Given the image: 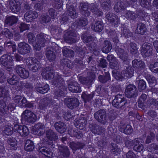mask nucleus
<instances>
[{
    "label": "nucleus",
    "mask_w": 158,
    "mask_h": 158,
    "mask_svg": "<svg viewBox=\"0 0 158 158\" xmlns=\"http://www.w3.org/2000/svg\"><path fill=\"white\" fill-rule=\"evenodd\" d=\"M49 12L52 18H54L55 17L56 14L54 10L53 9H50L49 10Z\"/></svg>",
    "instance_id": "bf43d9fd"
},
{
    "label": "nucleus",
    "mask_w": 158,
    "mask_h": 158,
    "mask_svg": "<svg viewBox=\"0 0 158 158\" xmlns=\"http://www.w3.org/2000/svg\"><path fill=\"white\" fill-rule=\"evenodd\" d=\"M98 79L100 82L103 83L106 82L109 80L110 77L109 75H107L105 77L101 75L99 77Z\"/></svg>",
    "instance_id": "79ce46f5"
},
{
    "label": "nucleus",
    "mask_w": 158,
    "mask_h": 158,
    "mask_svg": "<svg viewBox=\"0 0 158 158\" xmlns=\"http://www.w3.org/2000/svg\"><path fill=\"white\" fill-rule=\"evenodd\" d=\"M20 31L23 32L24 31L28 29L29 28L27 24L25 23H21L20 26L19 27Z\"/></svg>",
    "instance_id": "8fccbe9b"
},
{
    "label": "nucleus",
    "mask_w": 158,
    "mask_h": 158,
    "mask_svg": "<svg viewBox=\"0 0 158 158\" xmlns=\"http://www.w3.org/2000/svg\"><path fill=\"white\" fill-rule=\"evenodd\" d=\"M17 21V19L16 17L12 16L8 17L5 21V22L12 25L13 24L16 23Z\"/></svg>",
    "instance_id": "7c9ffc66"
},
{
    "label": "nucleus",
    "mask_w": 158,
    "mask_h": 158,
    "mask_svg": "<svg viewBox=\"0 0 158 158\" xmlns=\"http://www.w3.org/2000/svg\"><path fill=\"white\" fill-rule=\"evenodd\" d=\"M40 67V65L39 62H37L32 66L29 67L30 69H31L33 72L36 71Z\"/></svg>",
    "instance_id": "58836bf2"
},
{
    "label": "nucleus",
    "mask_w": 158,
    "mask_h": 158,
    "mask_svg": "<svg viewBox=\"0 0 158 158\" xmlns=\"http://www.w3.org/2000/svg\"><path fill=\"white\" fill-rule=\"evenodd\" d=\"M53 71L51 70L50 67L45 69L42 73L43 77L46 79H49L54 77Z\"/></svg>",
    "instance_id": "2eb2a0df"
},
{
    "label": "nucleus",
    "mask_w": 158,
    "mask_h": 158,
    "mask_svg": "<svg viewBox=\"0 0 158 158\" xmlns=\"http://www.w3.org/2000/svg\"><path fill=\"white\" fill-rule=\"evenodd\" d=\"M16 78V76L14 75L12 77L10 78L8 80V82L10 85H13L15 84L17 82V81Z\"/></svg>",
    "instance_id": "37998d69"
},
{
    "label": "nucleus",
    "mask_w": 158,
    "mask_h": 158,
    "mask_svg": "<svg viewBox=\"0 0 158 158\" xmlns=\"http://www.w3.org/2000/svg\"><path fill=\"white\" fill-rule=\"evenodd\" d=\"M39 151L40 152H42V153H44V155L46 156H47L46 155V154H45V153H46V154H50L51 153V152H49L47 150V148L44 147L40 148L39 149Z\"/></svg>",
    "instance_id": "09e8293b"
},
{
    "label": "nucleus",
    "mask_w": 158,
    "mask_h": 158,
    "mask_svg": "<svg viewBox=\"0 0 158 158\" xmlns=\"http://www.w3.org/2000/svg\"><path fill=\"white\" fill-rule=\"evenodd\" d=\"M47 58L50 61L53 60L55 58V55L52 51H47L46 53Z\"/></svg>",
    "instance_id": "c9c22d12"
},
{
    "label": "nucleus",
    "mask_w": 158,
    "mask_h": 158,
    "mask_svg": "<svg viewBox=\"0 0 158 158\" xmlns=\"http://www.w3.org/2000/svg\"><path fill=\"white\" fill-rule=\"evenodd\" d=\"M10 9L14 13H16L19 12L20 10V4L19 2H16L15 1H11L10 2Z\"/></svg>",
    "instance_id": "6ab92c4d"
},
{
    "label": "nucleus",
    "mask_w": 158,
    "mask_h": 158,
    "mask_svg": "<svg viewBox=\"0 0 158 158\" xmlns=\"http://www.w3.org/2000/svg\"><path fill=\"white\" fill-rule=\"evenodd\" d=\"M132 65L134 67L143 68L145 64L141 60L138 61L135 59L132 61Z\"/></svg>",
    "instance_id": "bb28decb"
},
{
    "label": "nucleus",
    "mask_w": 158,
    "mask_h": 158,
    "mask_svg": "<svg viewBox=\"0 0 158 158\" xmlns=\"http://www.w3.org/2000/svg\"><path fill=\"white\" fill-rule=\"evenodd\" d=\"M55 126L56 130L61 133H63L66 130L65 126L62 122L57 123H56Z\"/></svg>",
    "instance_id": "412c9836"
},
{
    "label": "nucleus",
    "mask_w": 158,
    "mask_h": 158,
    "mask_svg": "<svg viewBox=\"0 0 158 158\" xmlns=\"http://www.w3.org/2000/svg\"><path fill=\"white\" fill-rule=\"evenodd\" d=\"M38 39L37 42L33 44V46L34 49L36 51L40 50L41 47H44L45 42V40L43 38V34H40L38 35Z\"/></svg>",
    "instance_id": "0eeeda50"
},
{
    "label": "nucleus",
    "mask_w": 158,
    "mask_h": 158,
    "mask_svg": "<svg viewBox=\"0 0 158 158\" xmlns=\"http://www.w3.org/2000/svg\"><path fill=\"white\" fill-rule=\"evenodd\" d=\"M136 93V88L132 84H130L127 86L125 91L126 96L128 98L133 97Z\"/></svg>",
    "instance_id": "6e6552de"
},
{
    "label": "nucleus",
    "mask_w": 158,
    "mask_h": 158,
    "mask_svg": "<svg viewBox=\"0 0 158 158\" xmlns=\"http://www.w3.org/2000/svg\"><path fill=\"white\" fill-rule=\"evenodd\" d=\"M47 137L50 140H52L55 134L51 130H48L46 132Z\"/></svg>",
    "instance_id": "c03bdc74"
},
{
    "label": "nucleus",
    "mask_w": 158,
    "mask_h": 158,
    "mask_svg": "<svg viewBox=\"0 0 158 158\" xmlns=\"http://www.w3.org/2000/svg\"><path fill=\"white\" fill-rule=\"evenodd\" d=\"M113 149L111 150L112 152H113L114 154L117 155L116 152H117L118 153L119 152L120 149L118 148L117 147H113Z\"/></svg>",
    "instance_id": "0e129e2a"
},
{
    "label": "nucleus",
    "mask_w": 158,
    "mask_h": 158,
    "mask_svg": "<svg viewBox=\"0 0 158 158\" xmlns=\"http://www.w3.org/2000/svg\"><path fill=\"white\" fill-rule=\"evenodd\" d=\"M142 142L143 141L140 139L136 138L134 140V148L135 149H136V151L138 152H140L143 149V147L142 145L141 144L137 146L138 144H139L140 142Z\"/></svg>",
    "instance_id": "5701e85b"
},
{
    "label": "nucleus",
    "mask_w": 158,
    "mask_h": 158,
    "mask_svg": "<svg viewBox=\"0 0 158 158\" xmlns=\"http://www.w3.org/2000/svg\"><path fill=\"white\" fill-rule=\"evenodd\" d=\"M49 86L48 84H46L43 87H37L36 89L37 91L40 93L44 94L48 92L49 90Z\"/></svg>",
    "instance_id": "cd10ccee"
},
{
    "label": "nucleus",
    "mask_w": 158,
    "mask_h": 158,
    "mask_svg": "<svg viewBox=\"0 0 158 158\" xmlns=\"http://www.w3.org/2000/svg\"><path fill=\"white\" fill-rule=\"evenodd\" d=\"M117 54L119 57L123 61H125L127 59V56L126 54L124 53V51L122 49H120L117 51Z\"/></svg>",
    "instance_id": "c85d7f7f"
},
{
    "label": "nucleus",
    "mask_w": 158,
    "mask_h": 158,
    "mask_svg": "<svg viewBox=\"0 0 158 158\" xmlns=\"http://www.w3.org/2000/svg\"><path fill=\"white\" fill-rule=\"evenodd\" d=\"M45 127L42 123L36 124L33 129L34 130V134L38 135L42 134L45 131Z\"/></svg>",
    "instance_id": "dca6fc26"
},
{
    "label": "nucleus",
    "mask_w": 158,
    "mask_h": 158,
    "mask_svg": "<svg viewBox=\"0 0 158 158\" xmlns=\"http://www.w3.org/2000/svg\"><path fill=\"white\" fill-rule=\"evenodd\" d=\"M154 138L155 135L153 133L151 132L150 134L147 136L146 141V143L148 144L151 142V141L153 140Z\"/></svg>",
    "instance_id": "4c0bfd02"
},
{
    "label": "nucleus",
    "mask_w": 158,
    "mask_h": 158,
    "mask_svg": "<svg viewBox=\"0 0 158 158\" xmlns=\"http://www.w3.org/2000/svg\"><path fill=\"white\" fill-rule=\"evenodd\" d=\"M38 116L32 112L28 110H25L22 115V119L29 122L35 121Z\"/></svg>",
    "instance_id": "7ed1b4c3"
},
{
    "label": "nucleus",
    "mask_w": 158,
    "mask_h": 158,
    "mask_svg": "<svg viewBox=\"0 0 158 158\" xmlns=\"http://www.w3.org/2000/svg\"><path fill=\"white\" fill-rule=\"evenodd\" d=\"M8 142L10 146L11 147V148L12 149L15 150L16 148L17 141L15 138L9 139L8 140Z\"/></svg>",
    "instance_id": "72a5a7b5"
},
{
    "label": "nucleus",
    "mask_w": 158,
    "mask_h": 158,
    "mask_svg": "<svg viewBox=\"0 0 158 158\" xmlns=\"http://www.w3.org/2000/svg\"><path fill=\"white\" fill-rule=\"evenodd\" d=\"M34 146L32 141L30 140H27L26 142L24 148L26 151H31L34 149Z\"/></svg>",
    "instance_id": "b1692460"
},
{
    "label": "nucleus",
    "mask_w": 158,
    "mask_h": 158,
    "mask_svg": "<svg viewBox=\"0 0 158 158\" xmlns=\"http://www.w3.org/2000/svg\"><path fill=\"white\" fill-rule=\"evenodd\" d=\"M112 48L111 43L108 41H105L102 50L103 52L107 53L110 52Z\"/></svg>",
    "instance_id": "4be33fe9"
},
{
    "label": "nucleus",
    "mask_w": 158,
    "mask_h": 158,
    "mask_svg": "<svg viewBox=\"0 0 158 158\" xmlns=\"http://www.w3.org/2000/svg\"><path fill=\"white\" fill-rule=\"evenodd\" d=\"M68 87L69 91L73 92H80L81 91L79 84L75 81L69 84Z\"/></svg>",
    "instance_id": "ddd939ff"
},
{
    "label": "nucleus",
    "mask_w": 158,
    "mask_h": 158,
    "mask_svg": "<svg viewBox=\"0 0 158 158\" xmlns=\"http://www.w3.org/2000/svg\"><path fill=\"white\" fill-rule=\"evenodd\" d=\"M26 62L27 65L30 67L36 63L37 60L34 58H29L26 59Z\"/></svg>",
    "instance_id": "473e14b6"
},
{
    "label": "nucleus",
    "mask_w": 158,
    "mask_h": 158,
    "mask_svg": "<svg viewBox=\"0 0 158 158\" xmlns=\"http://www.w3.org/2000/svg\"><path fill=\"white\" fill-rule=\"evenodd\" d=\"M42 3H37L35 6V9L39 10L42 9Z\"/></svg>",
    "instance_id": "680f3d73"
},
{
    "label": "nucleus",
    "mask_w": 158,
    "mask_h": 158,
    "mask_svg": "<svg viewBox=\"0 0 158 158\" xmlns=\"http://www.w3.org/2000/svg\"><path fill=\"white\" fill-rule=\"evenodd\" d=\"M149 4V3L147 1L145 0H143V1H142L140 2L141 5L145 7H147Z\"/></svg>",
    "instance_id": "052dcab7"
},
{
    "label": "nucleus",
    "mask_w": 158,
    "mask_h": 158,
    "mask_svg": "<svg viewBox=\"0 0 158 158\" xmlns=\"http://www.w3.org/2000/svg\"><path fill=\"white\" fill-rule=\"evenodd\" d=\"M107 60L110 62V67L112 69H116L118 65L116 58L113 55H108L107 57Z\"/></svg>",
    "instance_id": "f3484780"
},
{
    "label": "nucleus",
    "mask_w": 158,
    "mask_h": 158,
    "mask_svg": "<svg viewBox=\"0 0 158 158\" xmlns=\"http://www.w3.org/2000/svg\"><path fill=\"white\" fill-rule=\"evenodd\" d=\"M127 158H135V155L131 151H129L126 154Z\"/></svg>",
    "instance_id": "6e6d98bb"
},
{
    "label": "nucleus",
    "mask_w": 158,
    "mask_h": 158,
    "mask_svg": "<svg viewBox=\"0 0 158 158\" xmlns=\"http://www.w3.org/2000/svg\"><path fill=\"white\" fill-rule=\"evenodd\" d=\"M73 36L72 33H71L70 34H69V35L68 36V37L65 36V40H69L70 41V42L71 43H74L76 42V40L75 39V38H72L71 36Z\"/></svg>",
    "instance_id": "864d4df0"
},
{
    "label": "nucleus",
    "mask_w": 158,
    "mask_h": 158,
    "mask_svg": "<svg viewBox=\"0 0 158 158\" xmlns=\"http://www.w3.org/2000/svg\"><path fill=\"white\" fill-rule=\"evenodd\" d=\"M64 103L71 109H73L75 107L79 105V102L77 99L74 98H65Z\"/></svg>",
    "instance_id": "1a4fd4ad"
},
{
    "label": "nucleus",
    "mask_w": 158,
    "mask_h": 158,
    "mask_svg": "<svg viewBox=\"0 0 158 158\" xmlns=\"http://www.w3.org/2000/svg\"><path fill=\"white\" fill-rule=\"evenodd\" d=\"M123 33L125 36L127 37H128L131 35V33L129 32V30H127L124 29L123 30Z\"/></svg>",
    "instance_id": "338daca9"
},
{
    "label": "nucleus",
    "mask_w": 158,
    "mask_h": 158,
    "mask_svg": "<svg viewBox=\"0 0 158 158\" xmlns=\"http://www.w3.org/2000/svg\"><path fill=\"white\" fill-rule=\"evenodd\" d=\"M146 28L145 25L142 23H139L136 30V32L138 34L143 35L146 32Z\"/></svg>",
    "instance_id": "a878e982"
},
{
    "label": "nucleus",
    "mask_w": 158,
    "mask_h": 158,
    "mask_svg": "<svg viewBox=\"0 0 158 158\" xmlns=\"http://www.w3.org/2000/svg\"><path fill=\"white\" fill-rule=\"evenodd\" d=\"M13 56L9 55L2 56L0 59V64L7 68H12L13 65Z\"/></svg>",
    "instance_id": "f03ea898"
},
{
    "label": "nucleus",
    "mask_w": 158,
    "mask_h": 158,
    "mask_svg": "<svg viewBox=\"0 0 158 158\" xmlns=\"http://www.w3.org/2000/svg\"><path fill=\"white\" fill-rule=\"evenodd\" d=\"M106 18L110 22L113 23L115 25H117L119 23L118 16L112 13L107 14L106 15Z\"/></svg>",
    "instance_id": "aec40b11"
},
{
    "label": "nucleus",
    "mask_w": 158,
    "mask_h": 158,
    "mask_svg": "<svg viewBox=\"0 0 158 158\" xmlns=\"http://www.w3.org/2000/svg\"><path fill=\"white\" fill-rule=\"evenodd\" d=\"M105 110H101L94 114V116L99 122L102 123L105 120Z\"/></svg>",
    "instance_id": "f8f14e48"
},
{
    "label": "nucleus",
    "mask_w": 158,
    "mask_h": 158,
    "mask_svg": "<svg viewBox=\"0 0 158 158\" xmlns=\"http://www.w3.org/2000/svg\"><path fill=\"white\" fill-rule=\"evenodd\" d=\"M81 97L86 101H89L93 98V96L92 94L87 95L85 93H83Z\"/></svg>",
    "instance_id": "49530a36"
},
{
    "label": "nucleus",
    "mask_w": 158,
    "mask_h": 158,
    "mask_svg": "<svg viewBox=\"0 0 158 158\" xmlns=\"http://www.w3.org/2000/svg\"><path fill=\"white\" fill-rule=\"evenodd\" d=\"M21 131H20V134L22 136H27L29 133V131L27 127L25 126H22L21 127Z\"/></svg>",
    "instance_id": "2f4dec72"
},
{
    "label": "nucleus",
    "mask_w": 158,
    "mask_h": 158,
    "mask_svg": "<svg viewBox=\"0 0 158 158\" xmlns=\"http://www.w3.org/2000/svg\"><path fill=\"white\" fill-rule=\"evenodd\" d=\"M91 28L95 31L100 32L103 29V24L101 22L98 21L92 26Z\"/></svg>",
    "instance_id": "393cba45"
},
{
    "label": "nucleus",
    "mask_w": 158,
    "mask_h": 158,
    "mask_svg": "<svg viewBox=\"0 0 158 158\" xmlns=\"http://www.w3.org/2000/svg\"><path fill=\"white\" fill-rule=\"evenodd\" d=\"M147 98V95L145 94H142L140 97L139 101L140 102H143L144 103L145 101Z\"/></svg>",
    "instance_id": "4d7b16f0"
},
{
    "label": "nucleus",
    "mask_w": 158,
    "mask_h": 158,
    "mask_svg": "<svg viewBox=\"0 0 158 158\" xmlns=\"http://www.w3.org/2000/svg\"><path fill=\"white\" fill-rule=\"evenodd\" d=\"M154 47L156 52L158 53V40H156L153 43Z\"/></svg>",
    "instance_id": "774afa93"
},
{
    "label": "nucleus",
    "mask_w": 158,
    "mask_h": 158,
    "mask_svg": "<svg viewBox=\"0 0 158 158\" xmlns=\"http://www.w3.org/2000/svg\"><path fill=\"white\" fill-rule=\"evenodd\" d=\"M14 101L16 104L21 108L24 106L28 107L31 106L28 105V102H27L26 98L21 96H17L15 97Z\"/></svg>",
    "instance_id": "423d86ee"
},
{
    "label": "nucleus",
    "mask_w": 158,
    "mask_h": 158,
    "mask_svg": "<svg viewBox=\"0 0 158 158\" xmlns=\"http://www.w3.org/2000/svg\"><path fill=\"white\" fill-rule=\"evenodd\" d=\"M126 102L123 96L120 94L117 95L112 102L113 105L117 108H121L125 105Z\"/></svg>",
    "instance_id": "20e7f679"
},
{
    "label": "nucleus",
    "mask_w": 158,
    "mask_h": 158,
    "mask_svg": "<svg viewBox=\"0 0 158 158\" xmlns=\"http://www.w3.org/2000/svg\"><path fill=\"white\" fill-rule=\"evenodd\" d=\"M29 41L30 43H31L34 40V37L33 34L31 33H29L28 35Z\"/></svg>",
    "instance_id": "13d9d810"
},
{
    "label": "nucleus",
    "mask_w": 158,
    "mask_h": 158,
    "mask_svg": "<svg viewBox=\"0 0 158 158\" xmlns=\"http://www.w3.org/2000/svg\"><path fill=\"white\" fill-rule=\"evenodd\" d=\"M141 53L144 57L149 56L151 55L152 52V46L150 43H146L142 46Z\"/></svg>",
    "instance_id": "39448f33"
},
{
    "label": "nucleus",
    "mask_w": 158,
    "mask_h": 158,
    "mask_svg": "<svg viewBox=\"0 0 158 158\" xmlns=\"http://www.w3.org/2000/svg\"><path fill=\"white\" fill-rule=\"evenodd\" d=\"M146 86L145 82L143 80H140L139 81L138 85V88L140 91L145 89Z\"/></svg>",
    "instance_id": "f704fd0d"
},
{
    "label": "nucleus",
    "mask_w": 158,
    "mask_h": 158,
    "mask_svg": "<svg viewBox=\"0 0 158 158\" xmlns=\"http://www.w3.org/2000/svg\"><path fill=\"white\" fill-rule=\"evenodd\" d=\"M134 71L132 68L130 67L127 68L121 73H116L113 74V76L117 80H122L123 78L126 79L132 76Z\"/></svg>",
    "instance_id": "f257e3e1"
},
{
    "label": "nucleus",
    "mask_w": 158,
    "mask_h": 158,
    "mask_svg": "<svg viewBox=\"0 0 158 158\" xmlns=\"http://www.w3.org/2000/svg\"><path fill=\"white\" fill-rule=\"evenodd\" d=\"M17 72L22 78H26L29 76L28 71H26L24 68L18 65L16 67Z\"/></svg>",
    "instance_id": "4468645a"
},
{
    "label": "nucleus",
    "mask_w": 158,
    "mask_h": 158,
    "mask_svg": "<svg viewBox=\"0 0 158 158\" xmlns=\"http://www.w3.org/2000/svg\"><path fill=\"white\" fill-rule=\"evenodd\" d=\"M63 53L66 56L72 57L74 56V52L71 50H69L67 48H64L63 50Z\"/></svg>",
    "instance_id": "c756f323"
},
{
    "label": "nucleus",
    "mask_w": 158,
    "mask_h": 158,
    "mask_svg": "<svg viewBox=\"0 0 158 158\" xmlns=\"http://www.w3.org/2000/svg\"><path fill=\"white\" fill-rule=\"evenodd\" d=\"M125 17L127 18L131 19H134L135 18V13L131 11L127 12Z\"/></svg>",
    "instance_id": "ea45409f"
},
{
    "label": "nucleus",
    "mask_w": 158,
    "mask_h": 158,
    "mask_svg": "<svg viewBox=\"0 0 158 158\" xmlns=\"http://www.w3.org/2000/svg\"><path fill=\"white\" fill-rule=\"evenodd\" d=\"M119 130L126 134H129L132 132V129L131 125H123L119 126Z\"/></svg>",
    "instance_id": "a211bd4d"
},
{
    "label": "nucleus",
    "mask_w": 158,
    "mask_h": 158,
    "mask_svg": "<svg viewBox=\"0 0 158 158\" xmlns=\"http://www.w3.org/2000/svg\"><path fill=\"white\" fill-rule=\"evenodd\" d=\"M87 23V20L85 19H84L82 20H80L77 23V26L82 27L86 25Z\"/></svg>",
    "instance_id": "a19ab883"
},
{
    "label": "nucleus",
    "mask_w": 158,
    "mask_h": 158,
    "mask_svg": "<svg viewBox=\"0 0 158 158\" xmlns=\"http://www.w3.org/2000/svg\"><path fill=\"white\" fill-rule=\"evenodd\" d=\"M38 16L37 13L35 11L30 10L27 12L24 15V18L26 22H29L32 21Z\"/></svg>",
    "instance_id": "9b49d317"
},
{
    "label": "nucleus",
    "mask_w": 158,
    "mask_h": 158,
    "mask_svg": "<svg viewBox=\"0 0 158 158\" xmlns=\"http://www.w3.org/2000/svg\"><path fill=\"white\" fill-rule=\"evenodd\" d=\"M4 133L6 135H10L12 133V130L11 129V127H6L3 131Z\"/></svg>",
    "instance_id": "3c124183"
},
{
    "label": "nucleus",
    "mask_w": 158,
    "mask_h": 158,
    "mask_svg": "<svg viewBox=\"0 0 158 158\" xmlns=\"http://www.w3.org/2000/svg\"><path fill=\"white\" fill-rule=\"evenodd\" d=\"M42 19L43 22L46 23L49 22L50 19L49 17L48 16H47L45 17H43Z\"/></svg>",
    "instance_id": "69168bd1"
},
{
    "label": "nucleus",
    "mask_w": 158,
    "mask_h": 158,
    "mask_svg": "<svg viewBox=\"0 0 158 158\" xmlns=\"http://www.w3.org/2000/svg\"><path fill=\"white\" fill-rule=\"evenodd\" d=\"M130 51L131 52H136L137 50V48L136 44L134 43H131L130 44Z\"/></svg>",
    "instance_id": "603ef678"
},
{
    "label": "nucleus",
    "mask_w": 158,
    "mask_h": 158,
    "mask_svg": "<svg viewBox=\"0 0 158 158\" xmlns=\"http://www.w3.org/2000/svg\"><path fill=\"white\" fill-rule=\"evenodd\" d=\"M150 68L151 71L157 73L158 72V63L156 62L153 64H151Z\"/></svg>",
    "instance_id": "e433bc0d"
},
{
    "label": "nucleus",
    "mask_w": 158,
    "mask_h": 158,
    "mask_svg": "<svg viewBox=\"0 0 158 158\" xmlns=\"http://www.w3.org/2000/svg\"><path fill=\"white\" fill-rule=\"evenodd\" d=\"M22 126H19L18 124L15 125L13 128V131L16 132H18L20 134V131H21V127Z\"/></svg>",
    "instance_id": "5fc2aeb1"
},
{
    "label": "nucleus",
    "mask_w": 158,
    "mask_h": 158,
    "mask_svg": "<svg viewBox=\"0 0 158 158\" xmlns=\"http://www.w3.org/2000/svg\"><path fill=\"white\" fill-rule=\"evenodd\" d=\"M30 49L29 45L25 43H21L18 44V51L21 54H24L28 53Z\"/></svg>",
    "instance_id": "9d476101"
},
{
    "label": "nucleus",
    "mask_w": 158,
    "mask_h": 158,
    "mask_svg": "<svg viewBox=\"0 0 158 158\" xmlns=\"http://www.w3.org/2000/svg\"><path fill=\"white\" fill-rule=\"evenodd\" d=\"M121 4L120 2H117L114 6V9L115 10L118 12L122 10V6H121Z\"/></svg>",
    "instance_id": "a18cd8bd"
},
{
    "label": "nucleus",
    "mask_w": 158,
    "mask_h": 158,
    "mask_svg": "<svg viewBox=\"0 0 158 158\" xmlns=\"http://www.w3.org/2000/svg\"><path fill=\"white\" fill-rule=\"evenodd\" d=\"M72 9H70L68 10L69 12V15L72 18H76L77 17V15L76 13L74 10L71 7Z\"/></svg>",
    "instance_id": "de8ad7c7"
},
{
    "label": "nucleus",
    "mask_w": 158,
    "mask_h": 158,
    "mask_svg": "<svg viewBox=\"0 0 158 158\" xmlns=\"http://www.w3.org/2000/svg\"><path fill=\"white\" fill-rule=\"evenodd\" d=\"M5 95V90L4 89L0 87V97H4Z\"/></svg>",
    "instance_id": "e2e57ef3"
}]
</instances>
